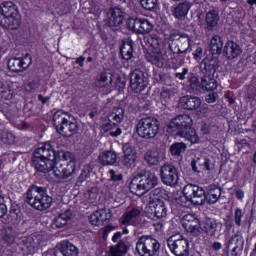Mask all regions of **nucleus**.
Listing matches in <instances>:
<instances>
[{
	"instance_id": "nucleus-1",
	"label": "nucleus",
	"mask_w": 256,
	"mask_h": 256,
	"mask_svg": "<svg viewBox=\"0 0 256 256\" xmlns=\"http://www.w3.org/2000/svg\"><path fill=\"white\" fill-rule=\"evenodd\" d=\"M168 133H176L178 137H183L190 143H199V136L193 128V118L184 114L172 118L167 125Z\"/></svg>"
},
{
	"instance_id": "nucleus-2",
	"label": "nucleus",
	"mask_w": 256,
	"mask_h": 256,
	"mask_svg": "<svg viewBox=\"0 0 256 256\" xmlns=\"http://www.w3.org/2000/svg\"><path fill=\"white\" fill-rule=\"evenodd\" d=\"M55 159H57L55 149L50 143H46L35 150L32 163L36 171L49 173L55 167Z\"/></svg>"
},
{
	"instance_id": "nucleus-3",
	"label": "nucleus",
	"mask_w": 256,
	"mask_h": 256,
	"mask_svg": "<svg viewBox=\"0 0 256 256\" xmlns=\"http://www.w3.org/2000/svg\"><path fill=\"white\" fill-rule=\"evenodd\" d=\"M0 27L11 31L21 27V13L15 3L6 1L0 4Z\"/></svg>"
},
{
	"instance_id": "nucleus-4",
	"label": "nucleus",
	"mask_w": 256,
	"mask_h": 256,
	"mask_svg": "<svg viewBox=\"0 0 256 256\" xmlns=\"http://www.w3.org/2000/svg\"><path fill=\"white\" fill-rule=\"evenodd\" d=\"M159 183V178L155 173L146 171L134 176L129 184V189L134 195H143L155 189Z\"/></svg>"
},
{
	"instance_id": "nucleus-5",
	"label": "nucleus",
	"mask_w": 256,
	"mask_h": 256,
	"mask_svg": "<svg viewBox=\"0 0 256 256\" xmlns=\"http://www.w3.org/2000/svg\"><path fill=\"white\" fill-rule=\"evenodd\" d=\"M58 157L60 162L54 164V167L52 168L56 179H67L68 177H71V175H74L75 171H77L75 155L71 152L60 150L58 152Z\"/></svg>"
},
{
	"instance_id": "nucleus-6",
	"label": "nucleus",
	"mask_w": 256,
	"mask_h": 256,
	"mask_svg": "<svg viewBox=\"0 0 256 256\" xmlns=\"http://www.w3.org/2000/svg\"><path fill=\"white\" fill-rule=\"evenodd\" d=\"M26 203L36 211H46L51 207L53 198L47 195V189L33 185L26 192Z\"/></svg>"
},
{
	"instance_id": "nucleus-7",
	"label": "nucleus",
	"mask_w": 256,
	"mask_h": 256,
	"mask_svg": "<svg viewBox=\"0 0 256 256\" xmlns=\"http://www.w3.org/2000/svg\"><path fill=\"white\" fill-rule=\"evenodd\" d=\"M53 122L57 133L62 135V137H73L77 134V131H79L77 121H70L67 114L63 113L62 110H58L54 113Z\"/></svg>"
},
{
	"instance_id": "nucleus-8",
	"label": "nucleus",
	"mask_w": 256,
	"mask_h": 256,
	"mask_svg": "<svg viewBox=\"0 0 256 256\" xmlns=\"http://www.w3.org/2000/svg\"><path fill=\"white\" fill-rule=\"evenodd\" d=\"M161 123L155 117L142 118L136 124V133L141 139H155L159 135Z\"/></svg>"
},
{
	"instance_id": "nucleus-9",
	"label": "nucleus",
	"mask_w": 256,
	"mask_h": 256,
	"mask_svg": "<svg viewBox=\"0 0 256 256\" xmlns=\"http://www.w3.org/2000/svg\"><path fill=\"white\" fill-rule=\"evenodd\" d=\"M135 249L139 256H159L161 243L151 235H144L136 242Z\"/></svg>"
},
{
	"instance_id": "nucleus-10",
	"label": "nucleus",
	"mask_w": 256,
	"mask_h": 256,
	"mask_svg": "<svg viewBox=\"0 0 256 256\" xmlns=\"http://www.w3.org/2000/svg\"><path fill=\"white\" fill-rule=\"evenodd\" d=\"M183 194L194 205H205V201L207 200L205 189L199 185L187 184L183 188Z\"/></svg>"
},
{
	"instance_id": "nucleus-11",
	"label": "nucleus",
	"mask_w": 256,
	"mask_h": 256,
	"mask_svg": "<svg viewBox=\"0 0 256 256\" xmlns=\"http://www.w3.org/2000/svg\"><path fill=\"white\" fill-rule=\"evenodd\" d=\"M167 245L171 253H173V255H176V256L189 255V240H187L186 238H183V236H181L178 239L176 236L169 237L167 240Z\"/></svg>"
},
{
	"instance_id": "nucleus-12",
	"label": "nucleus",
	"mask_w": 256,
	"mask_h": 256,
	"mask_svg": "<svg viewBox=\"0 0 256 256\" xmlns=\"http://www.w3.org/2000/svg\"><path fill=\"white\" fill-rule=\"evenodd\" d=\"M160 178L164 185L176 187L177 183H179V172L175 166L171 164H164L160 168Z\"/></svg>"
},
{
	"instance_id": "nucleus-13",
	"label": "nucleus",
	"mask_w": 256,
	"mask_h": 256,
	"mask_svg": "<svg viewBox=\"0 0 256 256\" xmlns=\"http://www.w3.org/2000/svg\"><path fill=\"white\" fill-rule=\"evenodd\" d=\"M182 227H184L187 233H190L193 237H199L201 235V221L195 214H186L181 219Z\"/></svg>"
},
{
	"instance_id": "nucleus-14",
	"label": "nucleus",
	"mask_w": 256,
	"mask_h": 256,
	"mask_svg": "<svg viewBox=\"0 0 256 256\" xmlns=\"http://www.w3.org/2000/svg\"><path fill=\"white\" fill-rule=\"evenodd\" d=\"M147 85H149V81L143 71L136 69L130 74V87L134 93H141Z\"/></svg>"
},
{
	"instance_id": "nucleus-15",
	"label": "nucleus",
	"mask_w": 256,
	"mask_h": 256,
	"mask_svg": "<svg viewBox=\"0 0 256 256\" xmlns=\"http://www.w3.org/2000/svg\"><path fill=\"white\" fill-rule=\"evenodd\" d=\"M33 63V58L31 55L26 54L23 58H10L8 60V69L13 73H21L25 69H29Z\"/></svg>"
},
{
	"instance_id": "nucleus-16",
	"label": "nucleus",
	"mask_w": 256,
	"mask_h": 256,
	"mask_svg": "<svg viewBox=\"0 0 256 256\" xmlns=\"http://www.w3.org/2000/svg\"><path fill=\"white\" fill-rule=\"evenodd\" d=\"M228 247L232 249L231 256H241V253H243V247H245V238H243L241 230H237L230 237Z\"/></svg>"
},
{
	"instance_id": "nucleus-17",
	"label": "nucleus",
	"mask_w": 256,
	"mask_h": 256,
	"mask_svg": "<svg viewBox=\"0 0 256 256\" xmlns=\"http://www.w3.org/2000/svg\"><path fill=\"white\" fill-rule=\"evenodd\" d=\"M148 209H150L152 215L157 219L167 217V205L165 201L159 198H150V200H148Z\"/></svg>"
},
{
	"instance_id": "nucleus-18",
	"label": "nucleus",
	"mask_w": 256,
	"mask_h": 256,
	"mask_svg": "<svg viewBox=\"0 0 256 256\" xmlns=\"http://www.w3.org/2000/svg\"><path fill=\"white\" fill-rule=\"evenodd\" d=\"M191 45V38L186 34H183L180 41L176 43H169L168 49L173 53V55H185L189 51V46Z\"/></svg>"
},
{
	"instance_id": "nucleus-19",
	"label": "nucleus",
	"mask_w": 256,
	"mask_h": 256,
	"mask_svg": "<svg viewBox=\"0 0 256 256\" xmlns=\"http://www.w3.org/2000/svg\"><path fill=\"white\" fill-rule=\"evenodd\" d=\"M0 219L5 225H9L11 223H17V219H19V215L16 210H10L9 214H7V205L5 204V198L0 195Z\"/></svg>"
},
{
	"instance_id": "nucleus-20",
	"label": "nucleus",
	"mask_w": 256,
	"mask_h": 256,
	"mask_svg": "<svg viewBox=\"0 0 256 256\" xmlns=\"http://www.w3.org/2000/svg\"><path fill=\"white\" fill-rule=\"evenodd\" d=\"M39 245H41V243L35 241L33 236H28L19 242L18 247L22 251L23 255H31L36 253L37 249H39Z\"/></svg>"
},
{
	"instance_id": "nucleus-21",
	"label": "nucleus",
	"mask_w": 256,
	"mask_h": 256,
	"mask_svg": "<svg viewBox=\"0 0 256 256\" xmlns=\"http://www.w3.org/2000/svg\"><path fill=\"white\" fill-rule=\"evenodd\" d=\"M223 53L227 59L230 61H233V59H237L238 57H241V53H243V49H241V46L237 44V42L233 40H228L223 48Z\"/></svg>"
},
{
	"instance_id": "nucleus-22",
	"label": "nucleus",
	"mask_w": 256,
	"mask_h": 256,
	"mask_svg": "<svg viewBox=\"0 0 256 256\" xmlns=\"http://www.w3.org/2000/svg\"><path fill=\"white\" fill-rule=\"evenodd\" d=\"M182 109L186 111H195L201 107V98L192 95H185L180 98L179 101Z\"/></svg>"
},
{
	"instance_id": "nucleus-23",
	"label": "nucleus",
	"mask_w": 256,
	"mask_h": 256,
	"mask_svg": "<svg viewBox=\"0 0 256 256\" xmlns=\"http://www.w3.org/2000/svg\"><path fill=\"white\" fill-rule=\"evenodd\" d=\"M125 21V12L121 8H113L110 10L107 25L108 27H120Z\"/></svg>"
},
{
	"instance_id": "nucleus-24",
	"label": "nucleus",
	"mask_w": 256,
	"mask_h": 256,
	"mask_svg": "<svg viewBox=\"0 0 256 256\" xmlns=\"http://www.w3.org/2000/svg\"><path fill=\"white\" fill-rule=\"evenodd\" d=\"M219 67L217 58H205L200 63V71L203 75H214Z\"/></svg>"
},
{
	"instance_id": "nucleus-25",
	"label": "nucleus",
	"mask_w": 256,
	"mask_h": 256,
	"mask_svg": "<svg viewBox=\"0 0 256 256\" xmlns=\"http://www.w3.org/2000/svg\"><path fill=\"white\" fill-rule=\"evenodd\" d=\"M191 167L195 173H201V171H211L213 164H211V160L202 157L194 159L191 162Z\"/></svg>"
},
{
	"instance_id": "nucleus-26",
	"label": "nucleus",
	"mask_w": 256,
	"mask_h": 256,
	"mask_svg": "<svg viewBox=\"0 0 256 256\" xmlns=\"http://www.w3.org/2000/svg\"><path fill=\"white\" fill-rule=\"evenodd\" d=\"M139 215H141V209L132 207L122 218V225H134Z\"/></svg>"
},
{
	"instance_id": "nucleus-27",
	"label": "nucleus",
	"mask_w": 256,
	"mask_h": 256,
	"mask_svg": "<svg viewBox=\"0 0 256 256\" xmlns=\"http://www.w3.org/2000/svg\"><path fill=\"white\" fill-rule=\"evenodd\" d=\"M71 216H72L71 210H66L63 213H60L54 219L55 227H57V229H65L69 221H71Z\"/></svg>"
},
{
	"instance_id": "nucleus-28",
	"label": "nucleus",
	"mask_w": 256,
	"mask_h": 256,
	"mask_svg": "<svg viewBox=\"0 0 256 256\" xmlns=\"http://www.w3.org/2000/svg\"><path fill=\"white\" fill-rule=\"evenodd\" d=\"M200 89L202 91H215L217 89V80L211 75H204L201 77Z\"/></svg>"
},
{
	"instance_id": "nucleus-29",
	"label": "nucleus",
	"mask_w": 256,
	"mask_h": 256,
	"mask_svg": "<svg viewBox=\"0 0 256 256\" xmlns=\"http://www.w3.org/2000/svg\"><path fill=\"white\" fill-rule=\"evenodd\" d=\"M219 12L217 10H210L206 14V29L208 31H213L214 27H217L219 25Z\"/></svg>"
},
{
	"instance_id": "nucleus-30",
	"label": "nucleus",
	"mask_w": 256,
	"mask_h": 256,
	"mask_svg": "<svg viewBox=\"0 0 256 256\" xmlns=\"http://www.w3.org/2000/svg\"><path fill=\"white\" fill-rule=\"evenodd\" d=\"M221 199V188L215 185H210L208 193L206 194V201L209 205H214Z\"/></svg>"
},
{
	"instance_id": "nucleus-31",
	"label": "nucleus",
	"mask_w": 256,
	"mask_h": 256,
	"mask_svg": "<svg viewBox=\"0 0 256 256\" xmlns=\"http://www.w3.org/2000/svg\"><path fill=\"white\" fill-rule=\"evenodd\" d=\"M98 159L101 165H115L117 163V153L111 150L104 151L100 153Z\"/></svg>"
},
{
	"instance_id": "nucleus-32",
	"label": "nucleus",
	"mask_w": 256,
	"mask_h": 256,
	"mask_svg": "<svg viewBox=\"0 0 256 256\" xmlns=\"http://www.w3.org/2000/svg\"><path fill=\"white\" fill-rule=\"evenodd\" d=\"M210 51L212 55H221L223 53V38L219 35H214L210 41Z\"/></svg>"
},
{
	"instance_id": "nucleus-33",
	"label": "nucleus",
	"mask_w": 256,
	"mask_h": 256,
	"mask_svg": "<svg viewBox=\"0 0 256 256\" xmlns=\"http://www.w3.org/2000/svg\"><path fill=\"white\" fill-rule=\"evenodd\" d=\"M1 236L7 245H13V243H15V237H17V232L12 226H6L2 229Z\"/></svg>"
},
{
	"instance_id": "nucleus-34",
	"label": "nucleus",
	"mask_w": 256,
	"mask_h": 256,
	"mask_svg": "<svg viewBox=\"0 0 256 256\" xmlns=\"http://www.w3.org/2000/svg\"><path fill=\"white\" fill-rule=\"evenodd\" d=\"M218 225L217 220L207 218L203 223L202 230L206 235H209V237H213L217 233Z\"/></svg>"
},
{
	"instance_id": "nucleus-35",
	"label": "nucleus",
	"mask_w": 256,
	"mask_h": 256,
	"mask_svg": "<svg viewBox=\"0 0 256 256\" xmlns=\"http://www.w3.org/2000/svg\"><path fill=\"white\" fill-rule=\"evenodd\" d=\"M120 55L125 61L133 59V42L131 40H126L123 42L120 48Z\"/></svg>"
},
{
	"instance_id": "nucleus-36",
	"label": "nucleus",
	"mask_w": 256,
	"mask_h": 256,
	"mask_svg": "<svg viewBox=\"0 0 256 256\" xmlns=\"http://www.w3.org/2000/svg\"><path fill=\"white\" fill-rule=\"evenodd\" d=\"M59 251L60 253H62L63 256L79 255V249H77L76 246L71 244L70 242H62Z\"/></svg>"
},
{
	"instance_id": "nucleus-37",
	"label": "nucleus",
	"mask_w": 256,
	"mask_h": 256,
	"mask_svg": "<svg viewBox=\"0 0 256 256\" xmlns=\"http://www.w3.org/2000/svg\"><path fill=\"white\" fill-rule=\"evenodd\" d=\"M148 43L152 46V49L159 51V53H165V49H167V44L163 43V40L159 39L157 35L150 36Z\"/></svg>"
},
{
	"instance_id": "nucleus-38",
	"label": "nucleus",
	"mask_w": 256,
	"mask_h": 256,
	"mask_svg": "<svg viewBox=\"0 0 256 256\" xmlns=\"http://www.w3.org/2000/svg\"><path fill=\"white\" fill-rule=\"evenodd\" d=\"M189 9H191V3L182 2L177 5L174 9V17L176 19H183V17H187V13H189Z\"/></svg>"
},
{
	"instance_id": "nucleus-39",
	"label": "nucleus",
	"mask_w": 256,
	"mask_h": 256,
	"mask_svg": "<svg viewBox=\"0 0 256 256\" xmlns=\"http://www.w3.org/2000/svg\"><path fill=\"white\" fill-rule=\"evenodd\" d=\"M107 117L110 118V121H114L116 125H119L125 117V109L121 107H114Z\"/></svg>"
},
{
	"instance_id": "nucleus-40",
	"label": "nucleus",
	"mask_w": 256,
	"mask_h": 256,
	"mask_svg": "<svg viewBox=\"0 0 256 256\" xmlns=\"http://www.w3.org/2000/svg\"><path fill=\"white\" fill-rule=\"evenodd\" d=\"M129 247L125 244V241L120 240L115 246L110 247L111 256H124L127 254Z\"/></svg>"
},
{
	"instance_id": "nucleus-41",
	"label": "nucleus",
	"mask_w": 256,
	"mask_h": 256,
	"mask_svg": "<svg viewBox=\"0 0 256 256\" xmlns=\"http://www.w3.org/2000/svg\"><path fill=\"white\" fill-rule=\"evenodd\" d=\"M156 55L151 56V63L153 65H157V67H163L165 61L167 60V49H165L164 53H161L159 51H156Z\"/></svg>"
},
{
	"instance_id": "nucleus-42",
	"label": "nucleus",
	"mask_w": 256,
	"mask_h": 256,
	"mask_svg": "<svg viewBox=\"0 0 256 256\" xmlns=\"http://www.w3.org/2000/svg\"><path fill=\"white\" fill-rule=\"evenodd\" d=\"M0 141L3 145H6V147L15 145V135L7 130L2 131L0 134Z\"/></svg>"
},
{
	"instance_id": "nucleus-43",
	"label": "nucleus",
	"mask_w": 256,
	"mask_h": 256,
	"mask_svg": "<svg viewBox=\"0 0 256 256\" xmlns=\"http://www.w3.org/2000/svg\"><path fill=\"white\" fill-rule=\"evenodd\" d=\"M144 159L148 165H157L159 163V152L148 150L144 155Z\"/></svg>"
},
{
	"instance_id": "nucleus-44",
	"label": "nucleus",
	"mask_w": 256,
	"mask_h": 256,
	"mask_svg": "<svg viewBox=\"0 0 256 256\" xmlns=\"http://www.w3.org/2000/svg\"><path fill=\"white\" fill-rule=\"evenodd\" d=\"M187 149V144L183 142H176L171 145L170 147V153L171 155H176L180 157L181 153H185Z\"/></svg>"
},
{
	"instance_id": "nucleus-45",
	"label": "nucleus",
	"mask_w": 256,
	"mask_h": 256,
	"mask_svg": "<svg viewBox=\"0 0 256 256\" xmlns=\"http://www.w3.org/2000/svg\"><path fill=\"white\" fill-rule=\"evenodd\" d=\"M141 21L142 18H129L127 20V27L130 31H134V33H140L141 31Z\"/></svg>"
},
{
	"instance_id": "nucleus-46",
	"label": "nucleus",
	"mask_w": 256,
	"mask_h": 256,
	"mask_svg": "<svg viewBox=\"0 0 256 256\" xmlns=\"http://www.w3.org/2000/svg\"><path fill=\"white\" fill-rule=\"evenodd\" d=\"M151 31H153V24L149 22V20L142 18L140 23V35L151 33Z\"/></svg>"
},
{
	"instance_id": "nucleus-47",
	"label": "nucleus",
	"mask_w": 256,
	"mask_h": 256,
	"mask_svg": "<svg viewBox=\"0 0 256 256\" xmlns=\"http://www.w3.org/2000/svg\"><path fill=\"white\" fill-rule=\"evenodd\" d=\"M123 158H137V151L135 147L131 146V144H125L123 146Z\"/></svg>"
},
{
	"instance_id": "nucleus-48",
	"label": "nucleus",
	"mask_w": 256,
	"mask_h": 256,
	"mask_svg": "<svg viewBox=\"0 0 256 256\" xmlns=\"http://www.w3.org/2000/svg\"><path fill=\"white\" fill-rule=\"evenodd\" d=\"M98 213V218L101 223H105V221H109L111 217H113V214L111 213V210L109 209H100L96 211Z\"/></svg>"
},
{
	"instance_id": "nucleus-49",
	"label": "nucleus",
	"mask_w": 256,
	"mask_h": 256,
	"mask_svg": "<svg viewBox=\"0 0 256 256\" xmlns=\"http://www.w3.org/2000/svg\"><path fill=\"white\" fill-rule=\"evenodd\" d=\"M188 83L191 89H196V91H199V89H201V82L199 81V78H197V76H195V74L193 73L189 74Z\"/></svg>"
},
{
	"instance_id": "nucleus-50",
	"label": "nucleus",
	"mask_w": 256,
	"mask_h": 256,
	"mask_svg": "<svg viewBox=\"0 0 256 256\" xmlns=\"http://www.w3.org/2000/svg\"><path fill=\"white\" fill-rule=\"evenodd\" d=\"M140 4L146 11H153L157 7V0H140Z\"/></svg>"
},
{
	"instance_id": "nucleus-51",
	"label": "nucleus",
	"mask_w": 256,
	"mask_h": 256,
	"mask_svg": "<svg viewBox=\"0 0 256 256\" xmlns=\"http://www.w3.org/2000/svg\"><path fill=\"white\" fill-rule=\"evenodd\" d=\"M117 123H115L111 118H108V116L103 120L102 122V129L104 131H111L117 127Z\"/></svg>"
},
{
	"instance_id": "nucleus-52",
	"label": "nucleus",
	"mask_w": 256,
	"mask_h": 256,
	"mask_svg": "<svg viewBox=\"0 0 256 256\" xmlns=\"http://www.w3.org/2000/svg\"><path fill=\"white\" fill-rule=\"evenodd\" d=\"M109 175L110 181H112L113 183H121V181H123V174H121V172L110 169Z\"/></svg>"
},
{
	"instance_id": "nucleus-53",
	"label": "nucleus",
	"mask_w": 256,
	"mask_h": 256,
	"mask_svg": "<svg viewBox=\"0 0 256 256\" xmlns=\"http://www.w3.org/2000/svg\"><path fill=\"white\" fill-rule=\"evenodd\" d=\"M243 219V210L241 208H236L234 212V223L237 227H241Z\"/></svg>"
},
{
	"instance_id": "nucleus-54",
	"label": "nucleus",
	"mask_w": 256,
	"mask_h": 256,
	"mask_svg": "<svg viewBox=\"0 0 256 256\" xmlns=\"http://www.w3.org/2000/svg\"><path fill=\"white\" fill-rule=\"evenodd\" d=\"M136 161H137V158H123L122 165L126 169H133V167H135Z\"/></svg>"
},
{
	"instance_id": "nucleus-55",
	"label": "nucleus",
	"mask_w": 256,
	"mask_h": 256,
	"mask_svg": "<svg viewBox=\"0 0 256 256\" xmlns=\"http://www.w3.org/2000/svg\"><path fill=\"white\" fill-rule=\"evenodd\" d=\"M154 79L155 81H157V83H167V79H169V74L159 72L154 75Z\"/></svg>"
},
{
	"instance_id": "nucleus-56",
	"label": "nucleus",
	"mask_w": 256,
	"mask_h": 256,
	"mask_svg": "<svg viewBox=\"0 0 256 256\" xmlns=\"http://www.w3.org/2000/svg\"><path fill=\"white\" fill-rule=\"evenodd\" d=\"M89 222L91 225H101V221L99 220V213H97V211L90 215Z\"/></svg>"
},
{
	"instance_id": "nucleus-57",
	"label": "nucleus",
	"mask_w": 256,
	"mask_h": 256,
	"mask_svg": "<svg viewBox=\"0 0 256 256\" xmlns=\"http://www.w3.org/2000/svg\"><path fill=\"white\" fill-rule=\"evenodd\" d=\"M183 37V34H179L177 32H172L170 35H169V41H171V43H176L180 41V39Z\"/></svg>"
},
{
	"instance_id": "nucleus-58",
	"label": "nucleus",
	"mask_w": 256,
	"mask_h": 256,
	"mask_svg": "<svg viewBox=\"0 0 256 256\" xmlns=\"http://www.w3.org/2000/svg\"><path fill=\"white\" fill-rule=\"evenodd\" d=\"M189 73V69L188 68H183L182 72H177L175 74L176 79H180V81H185V75H187Z\"/></svg>"
},
{
	"instance_id": "nucleus-59",
	"label": "nucleus",
	"mask_w": 256,
	"mask_h": 256,
	"mask_svg": "<svg viewBox=\"0 0 256 256\" xmlns=\"http://www.w3.org/2000/svg\"><path fill=\"white\" fill-rule=\"evenodd\" d=\"M98 85L100 87H105L107 85V74L101 73L99 78H98Z\"/></svg>"
},
{
	"instance_id": "nucleus-60",
	"label": "nucleus",
	"mask_w": 256,
	"mask_h": 256,
	"mask_svg": "<svg viewBox=\"0 0 256 256\" xmlns=\"http://www.w3.org/2000/svg\"><path fill=\"white\" fill-rule=\"evenodd\" d=\"M161 193H163V188H161V187L155 188L154 190H152L149 193V200L153 199V197H157V196L161 195Z\"/></svg>"
},
{
	"instance_id": "nucleus-61",
	"label": "nucleus",
	"mask_w": 256,
	"mask_h": 256,
	"mask_svg": "<svg viewBox=\"0 0 256 256\" xmlns=\"http://www.w3.org/2000/svg\"><path fill=\"white\" fill-rule=\"evenodd\" d=\"M217 93L213 92V93H210V94H207L205 96V100L208 102V103H215V101H217Z\"/></svg>"
},
{
	"instance_id": "nucleus-62",
	"label": "nucleus",
	"mask_w": 256,
	"mask_h": 256,
	"mask_svg": "<svg viewBox=\"0 0 256 256\" xmlns=\"http://www.w3.org/2000/svg\"><path fill=\"white\" fill-rule=\"evenodd\" d=\"M28 87L30 88V91H37V89H39V80L29 82Z\"/></svg>"
},
{
	"instance_id": "nucleus-63",
	"label": "nucleus",
	"mask_w": 256,
	"mask_h": 256,
	"mask_svg": "<svg viewBox=\"0 0 256 256\" xmlns=\"http://www.w3.org/2000/svg\"><path fill=\"white\" fill-rule=\"evenodd\" d=\"M87 177H89V169L88 168L82 170L78 179L81 183H83V181H85V179H87Z\"/></svg>"
},
{
	"instance_id": "nucleus-64",
	"label": "nucleus",
	"mask_w": 256,
	"mask_h": 256,
	"mask_svg": "<svg viewBox=\"0 0 256 256\" xmlns=\"http://www.w3.org/2000/svg\"><path fill=\"white\" fill-rule=\"evenodd\" d=\"M0 256H13V251L5 248L0 252Z\"/></svg>"
}]
</instances>
